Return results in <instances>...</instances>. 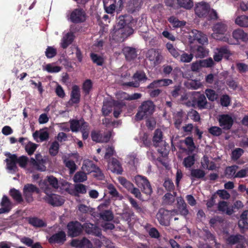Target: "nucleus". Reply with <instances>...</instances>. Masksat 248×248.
Masks as SVG:
<instances>
[{"instance_id": "1", "label": "nucleus", "mask_w": 248, "mask_h": 248, "mask_svg": "<svg viewBox=\"0 0 248 248\" xmlns=\"http://www.w3.org/2000/svg\"><path fill=\"white\" fill-rule=\"evenodd\" d=\"M155 110V105L151 101H145L139 107L138 111L135 115V120L140 121L151 115Z\"/></svg>"}, {"instance_id": "2", "label": "nucleus", "mask_w": 248, "mask_h": 248, "mask_svg": "<svg viewBox=\"0 0 248 248\" xmlns=\"http://www.w3.org/2000/svg\"><path fill=\"white\" fill-rule=\"evenodd\" d=\"M137 20L133 18L132 16L124 15L120 16L119 21L117 23V27L124 29L126 31L129 29H133L136 27Z\"/></svg>"}, {"instance_id": "3", "label": "nucleus", "mask_w": 248, "mask_h": 248, "mask_svg": "<svg viewBox=\"0 0 248 248\" xmlns=\"http://www.w3.org/2000/svg\"><path fill=\"white\" fill-rule=\"evenodd\" d=\"M135 183L143 193L147 195H150L152 193L151 185L146 177L138 175L135 176Z\"/></svg>"}, {"instance_id": "4", "label": "nucleus", "mask_w": 248, "mask_h": 248, "mask_svg": "<svg viewBox=\"0 0 248 248\" xmlns=\"http://www.w3.org/2000/svg\"><path fill=\"white\" fill-rule=\"evenodd\" d=\"M192 106L197 107L199 109H203L207 108L208 104L206 98L203 94L199 92H195L191 98Z\"/></svg>"}, {"instance_id": "5", "label": "nucleus", "mask_w": 248, "mask_h": 248, "mask_svg": "<svg viewBox=\"0 0 248 248\" xmlns=\"http://www.w3.org/2000/svg\"><path fill=\"white\" fill-rule=\"evenodd\" d=\"M39 194L40 189L32 184H27L24 185L23 188V194L25 201L28 203H31L34 200L33 193Z\"/></svg>"}, {"instance_id": "6", "label": "nucleus", "mask_w": 248, "mask_h": 248, "mask_svg": "<svg viewBox=\"0 0 248 248\" xmlns=\"http://www.w3.org/2000/svg\"><path fill=\"white\" fill-rule=\"evenodd\" d=\"M67 234L71 237L79 236L83 232V224L78 221H71L67 225Z\"/></svg>"}, {"instance_id": "7", "label": "nucleus", "mask_w": 248, "mask_h": 248, "mask_svg": "<svg viewBox=\"0 0 248 248\" xmlns=\"http://www.w3.org/2000/svg\"><path fill=\"white\" fill-rule=\"evenodd\" d=\"M114 31L112 34V39L117 42H122L128 37L133 34L134 29H129L126 31L124 29L115 27Z\"/></svg>"}, {"instance_id": "8", "label": "nucleus", "mask_w": 248, "mask_h": 248, "mask_svg": "<svg viewBox=\"0 0 248 248\" xmlns=\"http://www.w3.org/2000/svg\"><path fill=\"white\" fill-rule=\"evenodd\" d=\"M69 19L74 23H83L86 19V13L81 8L75 9L71 12Z\"/></svg>"}, {"instance_id": "9", "label": "nucleus", "mask_w": 248, "mask_h": 248, "mask_svg": "<svg viewBox=\"0 0 248 248\" xmlns=\"http://www.w3.org/2000/svg\"><path fill=\"white\" fill-rule=\"evenodd\" d=\"M228 27V25L225 21L216 23L212 27V30L214 31L213 37L217 40H219L221 38L219 37V35H224L227 31Z\"/></svg>"}, {"instance_id": "10", "label": "nucleus", "mask_w": 248, "mask_h": 248, "mask_svg": "<svg viewBox=\"0 0 248 248\" xmlns=\"http://www.w3.org/2000/svg\"><path fill=\"white\" fill-rule=\"evenodd\" d=\"M111 136V132L108 131L102 134L100 131L93 130L91 132L92 140L97 143L108 142Z\"/></svg>"}, {"instance_id": "11", "label": "nucleus", "mask_w": 248, "mask_h": 248, "mask_svg": "<svg viewBox=\"0 0 248 248\" xmlns=\"http://www.w3.org/2000/svg\"><path fill=\"white\" fill-rule=\"evenodd\" d=\"M45 193L46 195L44 197V200L48 204L53 206H59L64 203V201L60 196L55 194H48L46 189L45 190Z\"/></svg>"}, {"instance_id": "12", "label": "nucleus", "mask_w": 248, "mask_h": 248, "mask_svg": "<svg viewBox=\"0 0 248 248\" xmlns=\"http://www.w3.org/2000/svg\"><path fill=\"white\" fill-rule=\"evenodd\" d=\"M156 218L159 223L163 226H168L170 224V211L164 208L159 209L156 215Z\"/></svg>"}, {"instance_id": "13", "label": "nucleus", "mask_w": 248, "mask_h": 248, "mask_svg": "<svg viewBox=\"0 0 248 248\" xmlns=\"http://www.w3.org/2000/svg\"><path fill=\"white\" fill-rule=\"evenodd\" d=\"M66 240V234L63 231H60L53 234L48 239L50 244L63 245Z\"/></svg>"}, {"instance_id": "14", "label": "nucleus", "mask_w": 248, "mask_h": 248, "mask_svg": "<svg viewBox=\"0 0 248 248\" xmlns=\"http://www.w3.org/2000/svg\"><path fill=\"white\" fill-rule=\"evenodd\" d=\"M83 230L86 233L95 236H100L102 234L101 229L96 224L90 222H85L83 224Z\"/></svg>"}, {"instance_id": "15", "label": "nucleus", "mask_w": 248, "mask_h": 248, "mask_svg": "<svg viewBox=\"0 0 248 248\" xmlns=\"http://www.w3.org/2000/svg\"><path fill=\"white\" fill-rule=\"evenodd\" d=\"M218 121L219 126L225 130L231 129L233 124V120L229 114L220 115L218 119Z\"/></svg>"}, {"instance_id": "16", "label": "nucleus", "mask_w": 248, "mask_h": 248, "mask_svg": "<svg viewBox=\"0 0 248 248\" xmlns=\"http://www.w3.org/2000/svg\"><path fill=\"white\" fill-rule=\"evenodd\" d=\"M210 8V6L208 3L203 1L199 2L195 8V14L199 17H206Z\"/></svg>"}, {"instance_id": "17", "label": "nucleus", "mask_w": 248, "mask_h": 248, "mask_svg": "<svg viewBox=\"0 0 248 248\" xmlns=\"http://www.w3.org/2000/svg\"><path fill=\"white\" fill-rule=\"evenodd\" d=\"M5 155L8 157L5 160L6 162L7 169L13 171V172L17 171V155L16 154H11L10 153H7Z\"/></svg>"}, {"instance_id": "18", "label": "nucleus", "mask_w": 248, "mask_h": 248, "mask_svg": "<svg viewBox=\"0 0 248 248\" xmlns=\"http://www.w3.org/2000/svg\"><path fill=\"white\" fill-rule=\"evenodd\" d=\"M146 57L150 61L153 62L154 65H157L161 62L162 56L158 49H149L146 54Z\"/></svg>"}, {"instance_id": "19", "label": "nucleus", "mask_w": 248, "mask_h": 248, "mask_svg": "<svg viewBox=\"0 0 248 248\" xmlns=\"http://www.w3.org/2000/svg\"><path fill=\"white\" fill-rule=\"evenodd\" d=\"M142 4L141 0H129L126 3L125 9L130 14H134L140 11Z\"/></svg>"}, {"instance_id": "20", "label": "nucleus", "mask_w": 248, "mask_h": 248, "mask_svg": "<svg viewBox=\"0 0 248 248\" xmlns=\"http://www.w3.org/2000/svg\"><path fill=\"white\" fill-rule=\"evenodd\" d=\"M185 117L186 120L188 119V116L186 114L185 111L182 109H180L179 111L173 113V120L174 121V126L176 129H180Z\"/></svg>"}, {"instance_id": "21", "label": "nucleus", "mask_w": 248, "mask_h": 248, "mask_svg": "<svg viewBox=\"0 0 248 248\" xmlns=\"http://www.w3.org/2000/svg\"><path fill=\"white\" fill-rule=\"evenodd\" d=\"M231 55L230 51L224 46L217 49L213 55V58L215 61L218 62L222 59L223 56L228 59Z\"/></svg>"}, {"instance_id": "22", "label": "nucleus", "mask_w": 248, "mask_h": 248, "mask_svg": "<svg viewBox=\"0 0 248 248\" xmlns=\"http://www.w3.org/2000/svg\"><path fill=\"white\" fill-rule=\"evenodd\" d=\"M80 92L79 87L75 85L72 88V91L70 93V99L69 101L71 105L74 104H78L80 100Z\"/></svg>"}, {"instance_id": "23", "label": "nucleus", "mask_w": 248, "mask_h": 248, "mask_svg": "<svg viewBox=\"0 0 248 248\" xmlns=\"http://www.w3.org/2000/svg\"><path fill=\"white\" fill-rule=\"evenodd\" d=\"M192 52L197 58H202L208 54V50L202 46H194L192 48Z\"/></svg>"}, {"instance_id": "24", "label": "nucleus", "mask_w": 248, "mask_h": 248, "mask_svg": "<svg viewBox=\"0 0 248 248\" xmlns=\"http://www.w3.org/2000/svg\"><path fill=\"white\" fill-rule=\"evenodd\" d=\"M176 206L181 216L186 217L188 214L189 211L187 208V205L182 197L178 198Z\"/></svg>"}, {"instance_id": "25", "label": "nucleus", "mask_w": 248, "mask_h": 248, "mask_svg": "<svg viewBox=\"0 0 248 248\" xmlns=\"http://www.w3.org/2000/svg\"><path fill=\"white\" fill-rule=\"evenodd\" d=\"M232 37L237 42L241 40L246 42L248 40V34L241 29H238L233 31L232 32Z\"/></svg>"}, {"instance_id": "26", "label": "nucleus", "mask_w": 248, "mask_h": 248, "mask_svg": "<svg viewBox=\"0 0 248 248\" xmlns=\"http://www.w3.org/2000/svg\"><path fill=\"white\" fill-rule=\"evenodd\" d=\"M75 36L73 32H69L67 33L62 38L61 42V47L63 48H66L71 45L74 40Z\"/></svg>"}, {"instance_id": "27", "label": "nucleus", "mask_w": 248, "mask_h": 248, "mask_svg": "<svg viewBox=\"0 0 248 248\" xmlns=\"http://www.w3.org/2000/svg\"><path fill=\"white\" fill-rule=\"evenodd\" d=\"M205 172L200 169H192L190 170V178L194 181L196 179H202L205 176Z\"/></svg>"}, {"instance_id": "28", "label": "nucleus", "mask_w": 248, "mask_h": 248, "mask_svg": "<svg viewBox=\"0 0 248 248\" xmlns=\"http://www.w3.org/2000/svg\"><path fill=\"white\" fill-rule=\"evenodd\" d=\"M28 223L32 226L41 228L46 226V223L42 219L37 217H29L28 218Z\"/></svg>"}, {"instance_id": "29", "label": "nucleus", "mask_w": 248, "mask_h": 248, "mask_svg": "<svg viewBox=\"0 0 248 248\" xmlns=\"http://www.w3.org/2000/svg\"><path fill=\"white\" fill-rule=\"evenodd\" d=\"M166 46L171 55L178 61L182 50L174 47L173 45L170 43H167Z\"/></svg>"}, {"instance_id": "30", "label": "nucleus", "mask_w": 248, "mask_h": 248, "mask_svg": "<svg viewBox=\"0 0 248 248\" xmlns=\"http://www.w3.org/2000/svg\"><path fill=\"white\" fill-rule=\"evenodd\" d=\"M244 238V236L240 234H237L235 235L232 234L228 236L226 239V242L227 244L233 245L240 243Z\"/></svg>"}, {"instance_id": "31", "label": "nucleus", "mask_w": 248, "mask_h": 248, "mask_svg": "<svg viewBox=\"0 0 248 248\" xmlns=\"http://www.w3.org/2000/svg\"><path fill=\"white\" fill-rule=\"evenodd\" d=\"M124 53L127 61H131L137 57L136 49L131 47H126L124 50Z\"/></svg>"}, {"instance_id": "32", "label": "nucleus", "mask_w": 248, "mask_h": 248, "mask_svg": "<svg viewBox=\"0 0 248 248\" xmlns=\"http://www.w3.org/2000/svg\"><path fill=\"white\" fill-rule=\"evenodd\" d=\"M96 167L93 161L86 160L84 161L82 169L87 173H90L94 171Z\"/></svg>"}, {"instance_id": "33", "label": "nucleus", "mask_w": 248, "mask_h": 248, "mask_svg": "<svg viewBox=\"0 0 248 248\" xmlns=\"http://www.w3.org/2000/svg\"><path fill=\"white\" fill-rule=\"evenodd\" d=\"M132 78L135 81L140 82H145L148 79V78L145 73L142 70L137 71L133 75Z\"/></svg>"}, {"instance_id": "34", "label": "nucleus", "mask_w": 248, "mask_h": 248, "mask_svg": "<svg viewBox=\"0 0 248 248\" xmlns=\"http://www.w3.org/2000/svg\"><path fill=\"white\" fill-rule=\"evenodd\" d=\"M238 168L239 167L236 165L227 167L224 170L225 176L229 179L234 178V176L236 174V171Z\"/></svg>"}, {"instance_id": "35", "label": "nucleus", "mask_w": 248, "mask_h": 248, "mask_svg": "<svg viewBox=\"0 0 248 248\" xmlns=\"http://www.w3.org/2000/svg\"><path fill=\"white\" fill-rule=\"evenodd\" d=\"M93 83L91 79H87L84 81L82 84V89L85 96L89 94L93 89Z\"/></svg>"}, {"instance_id": "36", "label": "nucleus", "mask_w": 248, "mask_h": 248, "mask_svg": "<svg viewBox=\"0 0 248 248\" xmlns=\"http://www.w3.org/2000/svg\"><path fill=\"white\" fill-rule=\"evenodd\" d=\"M9 194L17 202L20 203L23 202L21 193L18 190H17L15 188H11L10 190Z\"/></svg>"}, {"instance_id": "37", "label": "nucleus", "mask_w": 248, "mask_h": 248, "mask_svg": "<svg viewBox=\"0 0 248 248\" xmlns=\"http://www.w3.org/2000/svg\"><path fill=\"white\" fill-rule=\"evenodd\" d=\"M177 4L181 7L186 10L191 9L194 5L193 0H176Z\"/></svg>"}, {"instance_id": "38", "label": "nucleus", "mask_w": 248, "mask_h": 248, "mask_svg": "<svg viewBox=\"0 0 248 248\" xmlns=\"http://www.w3.org/2000/svg\"><path fill=\"white\" fill-rule=\"evenodd\" d=\"M163 133L159 129H156L154 134L153 141L155 146H158V143L162 141Z\"/></svg>"}, {"instance_id": "39", "label": "nucleus", "mask_w": 248, "mask_h": 248, "mask_svg": "<svg viewBox=\"0 0 248 248\" xmlns=\"http://www.w3.org/2000/svg\"><path fill=\"white\" fill-rule=\"evenodd\" d=\"M82 120L70 119L69 120L70 128L73 132H77L79 130L80 125Z\"/></svg>"}, {"instance_id": "40", "label": "nucleus", "mask_w": 248, "mask_h": 248, "mask_svg": "<svg viewBox=\"0 0 248 248\" xmlns=\"http://www.w3.org/2000/svg\"><path fill=\"white\" fill-rule=\"evenodd\" d=\"M193 54H188L184 51H182L178 61L180 62H190L193 59Z\"/></svg>"}, {"instance_id": "41", "label": "nucleus", "mask_w": 248, "mask_h": 248, "mask_svg": "<svg viewBox=\"0 0 248 248\" xmlns=\"http://www.w3.org/2000/svg\"><path fill=\"white\" fill-rule=\"evenodd\" d=\"M235 23L240 27H248V16L242 15L238 16L235 20Z\"/></svg>"}, {"instance_id": "42", "label": "nucleus", "mask_w": 248, "mask_h": 248, "mask_svg": "<svg viewBox=\"0 0 248 248\" xmlns=\"http://www.w3.org/2000/svg\"><path fill=\"white\" fill-rule=\"evenodd\" d=\"M218 210L223 212H226V214L231 215L232 213V210L228 208V204L227 202L220 201L218 204Z\"/></svg>"}, {"instance_id": "43", "label": "nucleus", "mask_w": 248, "mask_h": 248, "mask_svg": "<svg viewBox=\"0 0 248 248\" xmlns=\"http://www.w3.org/2000/svg\"><path fill=\"white\" fill-rule=\"evenodd\" d=\"M99 215L101 219L107 221L112 220L114 217L112 212L109 210L103 211Z\"/></svg>"}, {"instance_id": "44", "label": "nucleus", "mask_w": 248, "mask_h": 248, "mask_svg": "<svg viewBox=\"0 0 248 248\" xmlns=\"http://www.w3.org/2000/svg\"><path fill=\"white\" fill-rule=\"evenodd\" d=\"M168 21L172 24L174 28H181L184 26L186 24L185 21H180L177 17L174 16H171L169 17Z\"/></svg>"}, {"instance_id": "45", "label": "nucleus", "mask_w": 248, "mask_h": 248, "mask_svg": "<svg viewBox=\"0 0 248 248\" xmlns=\"http://www.w3.org/2000/svg\"><path fill=\"white\" fill-rule=\"evenodd\" d=\"M195 161L194 155H188L184 159L183 164L186 168H190L195 164Z\"/></svg>"}, {"instance_id": "46", "label": "nucleus", "mask_w": 248, "mask_h": 248, "mask_svg": "<svg viewBox=\"0 0 248 248\" xmlns=\"http://www.w3.org/2000/svg\"><path fill=\"white\" fill-rule=\"evenodd\" d=\"M90 57L93 62L97 65L102 66L103 65L104 61L101 56L94 53H91Z\"/></svg>"}, {"instance_id": "47", "label": "nucleus", "mask_w": 248, "mask_h": 248, "mask_svg": "<svg viewBox=\"0 0 248 248\" xmlns=\"http://www.w3.org/2000/svg\"><path fill=\"white\" fill-rule=\"evenodd\" d=\"M59 148L60 145L58 142L53 141L49 149V154L53 156H56L58 153Z\"/></svg>"}, {"instance_id": "48", "label": "nucleus", "mask_w": 248, "mask_h": 248, "mask_svg": "<svg viewBox=\"0 0 248 248\" xmlns=\"http://www.w3.org/2000/svg\"><path fill=\"white\" fill-rule=\"evenodd\" d=\"M87 179L86 174L83 171L77 172L74 177V180L75 182H83Z\"/></svg>"}, {"instance_id": "49", "label": "nucleus", "mask_w": 248, "mask_h": 248, "mask_svg": "<svg viewBox=\"0 0 248 248\" xmlns=\"http://www.w3.org/2000/svg\"><path fill=\"white\" fill-rule=\"evenodd\" d=\"M163 202L167 205H172L175 201L174 196L170 192L166 193L163 197Z\"/></svg>"}, {"instance_id": "50", "label": "nucleus", "mask_w": 248, "mask_h": 248, "mask_svg": "<svg viewBox=\"0 0 248 248\" xmlns=\"http://www.w3.org/2000/svg\"><path fill=\"white\" fill-rule=\"evenodd\" d=\"M57 53L56 48L51 46H48L45 51V55L48 59L54 57L56 56Z\"/></svg>"}, {"instance_id": "51", "label": "nucleus", "mask_w": 248, "mask_h": 248, "mask_svg": "<svg viewBox=\"0 0 248 248\" xmlns=\"http://www.w3.org/2000/svg\"><path fill=\"white\" fill-rule=\"evenodd\" d=\"M222 128L216 126H212L208 129V132L215 137H219L222 133Z\"/></svg>"}, {"instance_id": "52", "label": "nucleus", "mask_w": 248, "mask_h": 248, "mask_svg": "<svg viewBox=\"0 0 248 248\" xmlns=\"http://www.w3.org/2000/svg\"><path fill=\"white\" fill-rule=\"evenodd\" d=\"M185 143L187 146L189 151L192 152L196 148V146L192 137H187L185 140Z\"/></svg>"}, {"instance_id": "53", "label": "nucleus", "mask_w": 248, "mask_h": 248, "mask_svg": "<svg viewBox=\"0 0 248 248\" xmlns=\"http://www.w3.org/2000/svg\"><path fill=\"white\" fill-rule=\"evenodd\" d=\"M133 216H134V213L131 209H126L121 214V217L123 220L129 222Z\"/></svg>"}, {"instance_id": "54", "label": "nucleus", "mask_w": 248, "mask_h": 248, "mask_svg": "<svg viewBox=\"0 0 248 248\" xmlns=\"http://www.w3.org/2000/svg\"><path fill=\"white\" fill-rule=\"evenodd\" d=\"M65 166L69 169L70 174H73L76 171L77 169V166L73 160H65L64 161Z\"/></svg>"}, {"instance_id": "55", "label": "nucleus", "mask_w": 248, "mask_h": 248, "mask_svg": "<svg viewBox=\"0 0 248 248\" xmlns=\"http://www.w3.org/2000/svg\"><path fill=\"white\" fill-rule=\"evenodd\" d=\"M205 93L209 100L211 101H214L217 98V94L216 93V92L212 89H206L205 91Z\"/></svg>"}, {"instance_id": "56", "label": "nucleus", "mask_w": 248, "mask_h": 248, "mask_svg": "<svg viewBox=\"0 0 248 248\" xmlns=\"http://www.w3.org/2000/svg\"><path fill=\"white\" fill-rule=\"evenodd\" d=\"M28 162L29 158L26 156L22 155L19 157L17 156V164L21 168H26Z\"/></svg>"}, {"instance_id": "57", "label": "nucleus", "mask_w": 248, "mask_h": 248, "mask_svg": "<svg viewBox=\"0 0 248 248\" xmlns=\"http://www.w3.org/2000/svg\"><path fill=\"white\" fill-rule=\"evenodd\" d=\"M119 182L129 192L134 187V185L131 182L124 177L120 178Z\"/></svg>"}, {"instance_id": "58", "label": "nucleus", "mask_w": 248, "mask_h": 248, "mask_svg": "<svg viewBox=\"0 0 248 248\" xmlns=\"http://www.w3.org/2000/svg\"><path fill=\"white\" fill-rule=\"evenodd\" d=\"M111 164L114 168V171L118 174H121L123 169L120 162L117 159L113 158Z\"/></svg>"}, {"instance_id": "59", "label": "nucleus", "mask_w": 248, "mask_h": 248, "mask_svg": "<svg viewBox=\"0 0 248 248\" xmlns=\"http://www.w3.org/2000/svg\"><path fill=\"white\" fill-rule=\"evenodd\" d=\"M46 180L49 184L53 188L57 189L59 188V183L58 179L53 175L46 177Z\"/></svg>"}, {"instance_id": "60", "label": "nucleus", "mask_w": 248, "mask_h": 248, "mask_svg": "<svg viewBox=\"0 0 248 248\" xmlns=\"http://www.w3.org/2000/svg\"><path fill=\"white\" fill-rule=\"evenodd\" d=\"M36 148L37 145L36 144L29 141L25 146V150L29 155H31L33 154Z\"/></svg>"}, {"instance_id": "61", "label": "nucleus", "mask_w": 248, "mask_h": 248, "mask_svg": "<svg viewBox=\"0 0 248 248\" xmlns=\"http://www.w3.org/2000/svg\"><path fill=\"white\" fill-rule=\"evenodd\" d=\"M163 186L166 190L170 192L173 191L175 188L173 182L169 179L165 180L163 184Z\"/></svg>"}, {"instance_id": "62", "label": "nucleus", "mask_w": 248, "mask_h": 248, "mask_svg": "<svg viewBox=\"0 0 248 248\" xmlns=\"http://www.w3.org/2000/svg\"><path fill=\"white\" fill-rule=\"evenodd\" d=\"M236 68L239 73L243 74L248 71V65L242 62H237L236 63Z\"/></svg>"}, {"instance_id": "63", "label": "nucleus", "mask_w": 248, "mask_h": 248, "mask_svg": "<svg viewBox=\"0 0 248 248\" xmlns=\"http://www.w3.org/2000/svg\"><path fill=\"white\" fill-rule=\"evenodd\" d=\"M244 153V150L240 148H237L232 151V158L233 160L238 159Z\"/></svg>"}, {"instance_id": "64", "label": "nucleus", "mask_w": 248, "mask_h": 248, "mask_svg": "<svg viewBox=\"0 0 248 248\" xmlns=\"http://www.w3.org/2000/svg\"><path fill=\"white\" fill-rule=\"evenodd\" d=\"M181 92V86L180 85H175L173 87V89L170 91L171 96L175 98L178 97Z\"/></svg>"}]
</instances>
